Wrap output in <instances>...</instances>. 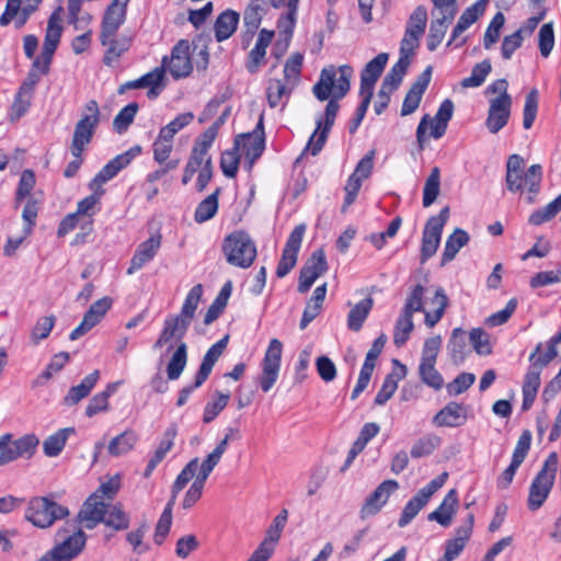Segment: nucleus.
Instances as JSON below:
<instances>
[{
  "label": "nucleus",
  "instance_id": "1",
  "mask_svg": "<svg viewBox=\"0 0 561 561\" xmlns=\"http://www.w3.org/2000/svg\"><path fill=\"white\" fill-rule=\"evenodd\" d=\"M353 68L348 65H342L337 69L334 66L323 68L318 82L313 85V95L319 101L329 100L325 112L316 119V130L310 136L305 152L317 156L323 148L328 135L334 125L340 105L339 100L343 99L351 88V78Z\"/></svg>",
  "mask_w": 561,
  "mask_h": 561
},
{
  "label": "nucleus",
  "instance_id": "2",
  "mask_svg": "<svg viewBox=\"0 0 561 561\" xmlns=\"http://www.w3.org/2000/svg\"><path fill=\"white\" fill-rule=\"evenodd\" d=\"M202 295L203 286L201 284L191 288L184 299L180 313L169 314L164 319L163 328L152 346L154 350H159L169 345L172 341L179 342L167 366V376L170 380L179 379L186 367L187 345L182 342V339L185 336L195 317Z\"/></svg>",
  "mask_w": 561,
  "mask_h": 561
},
{
  "label": "nucleus",
  "instance_id": "3",
  "mask_svg": "<svg viewBox=\"0 0 561 561\" xmlns=\"http://www.w3.org/2000/svg\"><path fill=\"white\" fill-rule=\"evenodd\" d=\"M427 288L422 284H416L410 289L405 299L402 312L396 321L393 331V343L396 346H403L410 337L414 329L413 314L415 312L424 313V323L427 328H434L443 318L446 308L448 307V297L442 287H437L430 305L433 309L424 307V297Z\"/></svg>",
  "mask_w": 561,
  "mask_h": 561
},
{
  "label": "nucleus",
  "instance_id": "4",
  "mask_svg": "<svg viewBox=\"0 0 561 561\" xmlns=\"http://www.w3.org/2000/svg\"><path fill=\"white\" fill-rule=\"evenodd\" d=\"M222 251L229 264L241 268L250 267L256 257V245L243 230L228 234L224 239Z\"/></svg>",
  "mask_w": 561,
  "mask_h": 561
},
{
  "label": "nucleus",
  "instance_id": "5",
  "mask_svg": "<svg viewBox=\"0 0 561 561\" xmlns=\"http://www.w3.org/2000/svg\"><path fill=\"white\" fill-rule=\"evenodd\" d=\"M100 123V108L95 100L84 105L80 119L75 126L70 152L73 157H81L85 147L91 142Z\"/></svg>",
  "mask_w": 561,
  "mask_h": 561
},
{
  "label": "nucleus",
  "instance_id": "6",
  "mask_svg": "<svg viewBox=\"0 0 561 561\" xmlns=\"http://www.w3.org/2000/svg\"><path fill=\"white\" fill-rule=\"evenodd\" d=\"M228 438L221 439L215 449L207 455V457L201 463L199 470L196 474L194 482L191 484L188 490L186 491L182 507L184 510H190L193 507L202 497L203 490L205 486V482L208 479L209 474L214 470V468L219 463L222 455L226 453L228 448Z\"/></svg>",
  "mask_w": 561,
  "mask_h": 561
},
{
  "label": "nucleus",
  "instance_id": "7",
  "mask_svg": "<svg viewBox=\"0 0 561 561\" xmlns=\"http://www.w3.org/2000/svg\"><path fill=\"white\" fill-rule=\"evenodd\" d=\"M69 515L67 507L47 496H35L28 501L25 518L39 528L50 527L56 520Z\"/></svg>",
  "mask_w": 561,
  "mask_h": 561
},
{
  "label": "nucleus",
  "instance_id": "8",
  "mask_svg": "<svg viewBox=\"0 0 561 561\" xmlns=\"http://www.w3.org/2000/svg\"><path fill=\"white\" fill-rule=\"evenodd\" d=\"M558 466V454L554 451L550 453L530 485L528 508L538 510L543 504L553 486Z\"/></svg>",
  "mask_w": 561,
  "mask_h": 561
},
{
  "label": "nucleus",
  "instance_id": "9",
  "mask_svg": "<svg viewBox=\"0 0 561 561\" xmlns=\"http://www.w3.org/2000/svg\"><path fill=\"white\" fill-rule=\"evenodd\" d=\"M447 479L448 473L443 472L421 490H419L417 493L412 499H410L403 507L401 516L398 520V526L403 528L409 525L412 519L420 513V511L427 504L432 495L446 483Z\"/></svg>",
  "mask_w": 561,
  "mask_h": 561
},
{
  "label": "nucleus",
  "instance_id": "10",
  "mask_svg": "<svg viewBox=\"0 0 561 561\" xmlns=\"http://www.w3.org/2000/svg\"><path fill=\"white\" fill-rule=\"evenodd\" d=\"M449 218V208L444 207L437 216H432L425 224L422 245H421V262L424 263L431 259L437 251L444 226Z\"/></svg>",
  "mask_w": 561,
  "mask_h": 561
},
{
  "label": "nucleus",
  "instance_id": "11",
  "mask_svg": "<svg viewBox=\"0 0 561 561\" xmlns=\"http://www.w3.org/2000/svg\"><path fill=\"white\" fill-rule=\"evenodd\" d=\"M283 344L277 339H272L265 351L262 360V374L259 383L264 392H268L277 381L280 362H282Z\"/></svg>",
  "mask_w": 561,
  "mask_h": 561
},
{
  "label": "nucleus",
  "instance_id": "12",
  "mask_svg": "<svg viewBox=\"0 0 561 561\" xmlns=\"http://www.w3.org/2000/svg\"><path fill=\"white\" fill-rule=\"evenodd\" d=\"M161 67L167 68L174 79L188 77L193 70L188 41H179L173 46L170 58L162 59Z\"/></svg>",
  "mask_w": 561,
  "mask_h": 561
},
{
  "label": "nucleus",
  "instance_id": "13",
  "mask_svg": "<svg viewBox=\"0 0 561 561\" xmlns=\"http://www.w3.org/2000/svg\"><path fill=\"white\" fill-rule=\"evenodd\" d=\"M141 152V147L136 145L129 148L127 151L117 154L110 160L92 179L90 182V188L96 190L103 184L115 178L118 172L127 168L131 161Z\"/></svg>",
  "mask_w": 561,
  "mask_h": 561
},
{
  "label": "nucleus",
  "instance_id": "14",
  "mask_svg": "<svg viewBox=\"0 0 561 561\" xmlns=\"http://www.w3.org/2000/svg\"><path fill=\"white\" fill-rule=\"evenodd\" d=\"M306 231V225L300 224L290 232L278 265L276 267V275L279 278L285 277L296 265L298 252L300 250L302 239Z\"/></svg>",
  "mask_w": 561,
  "mask_h": 561
},
{
  "label": "nucleus",
  "instance_id": "15",
  "mask_svg": "<svg viewBox=\"0 0 561 561\" xmlns=\"http://www.w3.org/2000/svg\"><path fill=\"white\" fill-rule=\"evenodd\" d=\"M234 146L245 156L248 169H252L255 160L262 156L265 148L263 117L260 118L254 133L239 135L234 139Z\"/></svg>",
  "mask_w": 561,
  "mask_h": 561
},
{
  "label": "nucleus",
  "instance_id": "16",
  "mask_svg": "<svg viewBox=\"0 0 561 561\" xmlns=\"http://www.w3.org/2000/svg\"><path fill=\"white\" fill-rule=\"evenodd\" d=\"M328 270L324 251L318 249L307 260L299 274L298 291L307 293L313 283Z\"/></svg>",
  "mask_w": 561,
  "mask_h": 561
},
{
  "label": "nucleus",
  "instance_id": "17",
  "mask_svg": "<svg viewBox=\"0 0 561 561\" xmlns=\"http://www.w3.org/2000/svg\"><path fill=\"white\" fill-rule=\"evenodd\" d=\"M399 489V483L396 480H385L375 491L365 500L359 516L366 519L376 515L388 502L390 495Z\"/></svg>",
  "mask_w": 561,
  "mask_h": 561
},
{
  "label": "nucleus",
  "instance_id": "18",
  "mask_svg": "<svg viewBox=\"0 0 561 561\" xmlns=\"http://www.w3.org/2000/svg\"><path fill=\"white\" fill-rule=\"evenodd\" d=\"M112 304L113 300L110 297H103L93 302L84 313L81 323L71 331L69 339L71 341L78 340L93 329L111 309Z\"/></svg>",
  "mask_w": 561,
  "mask_h": 561
},
{
  "label": "nucleus",
  "instance_id": "19",
  "mask_svg": "<svg viewBox=\"0 0 561 561\" xmlns=\"http://www.w3.org/2000/svg\"><path fill=\"white\" fill-rule=\"evenodd\" d=\"M85 545V535L82 530L69 536L41 558V561H69L77 557Z\"/></svg>",
  "mask_w": 561,
  "mask_h": 561
},
{
  "label": "nucleus",
  "instance_id": "20",
  "mask_svg": "<svg viewBox=\"0 0 561 561\" xmlns=\"http://www.w3.org/2000/svg\"><path fill=\"white\" fill-rule=\"evenodd\" d=\"M474 524L473 513H469L461 526L456 529V537L446 541L445 552L438 561H454L465 549L470 539Z\"/></svg>",
  "mask_w": 561,
  "mask_h": 561
},
{
  "label": "nucleus",
  "instance_id": "21",
  "mask_svg": "<svg viewBox=\"0 0 561 561\" xmlns=\"http://www.w3.org/2000/svg\"><path fill=\"white\" fill-rule=\"evenodd\" d=\"M110 503L99 497L98 494H91L83 503L79 514V522L87 529H93L103 522Z\"/></svg>",
  "mask_w": 561,
  "mask_h": 561
},
{
  "label": "nucleus",
  "instance_id": "22",
  "mask_svg": "<svg viewBox=\"0 0 561 561\" xmlns=\"http://www.w3.org/2000/svg\"><path fill=\"white\" fill-rule=\"evenodd\" d=\"M128 2L129 0H112L104 12L100 35H103L104 38L116 35L118 28L126 20Z\"/></svg>",
  "mask_w": 561,
  "mask_h": 561
},
{
  "label": "nucleus",
  "instance_id": "23",
  "mask_svg": "<svg viewBox=\"0 0 561 561\" xmlns=\"http://www.w3.org/2000/svg\"><path fill=\"white\" fill-rule=\"evenodd\" d=\"M432 78V67H427L416 79V81L409 89L402 103L401 115L408 116L416 111L419 107L422 95L428 87Z\"/></svg>",
  "mask_w": 561,
  "mask_h": 561
},
{
  "label": "nucleus",
  "instance_id": "24",
  "mask_svg": "<svg viewBox=\"0 0 561 561\" xmlns=\"http://www.w3.org/2000/svg\"><path fill=\"white\" fill-rule=\"evenodd\" d=\"M161 234H154L142 241L136 249L130 265L127 268V274L133 275L135 272L142 268L148 262H150L157 254L161 247Z\"/></svg>",
  "mask_w": 561,
  "mask_h": 561
},
{
  "label": "nucleus",
  "instance_id": "25",
  "mask_svg": "<svg viewBox=\"0 0 561 561\" xmlns=\"http://www.w3.org/2000/svg\"><path fill=\"white\" fill-rule=\"evenodd\" d=\"M388 61V54L380 53L373 58L360 73L359 94H374V88Z\"/></svg>",
  "mask_w": 561,
  "mask_h": 561
},
{
  "label": "nucleus",
  "instance_id": "26",
  "mask_svg": "<svg viewBox=\"0 0 561 561\" xmlns=\"http://www.w3.org/2000/svg\"><path fill=\"white\" fill-rule=\"evenodd\" d=\"M510 107L511 102H507L506 98H494L491 100L486 127L492 134L497 133L507 124Z\"/></svg>",
  "mask_w": 561,
  "mask_h": 561
},
{
  "label": "nucleus",
  "instance_id": "27",
  "mask_svg": "<svg viewBox=\"0 0 561 561\" xmlns=\"http://www.w3.org/2000/svg\"><path fill=\"white\" fill-rule=\"evenodd\" d=\"M506 186L515 193L522 192L526 184V170L525 162L522 156L512 154L510 156L506 163Z\"/></svg>",
  "mask_w": 561,
  "mask_h": 561
},
{
  "label": "nucleus",
  "instance_id": "28",
  "mask_svg": "<svg viewBox=\"0 0 561 561\" xmlns=\"http://www.w3.org/2000/svg\"><path fill=\"white\" fill-rule=\"evenodd\" d=\"M466 420V408L460 403L449 402L438 413H436L433 417V423L439 427H457L462 425Z\"/></svg>",
  "mask_w": 561,
  "mask_h": 561
},
{
  "label": "nucleus",
  "instance_id": "29",
  "mask_svg": "<svg viewBox=\"0 0 561 561\" xmlns=\"http://www.w3.org/2000/svg\"><path fill=\"white\" fill-rule=\"evenodd\" d=\"M458 506V494L455 489L447 492L439 506L428 514V520H435L443 527L450 526Z\"/></svg>",
  "mask_w": 561,
  "mask_h": 561
},
{
  "label": "nucleus",
  "instance_id": "30",
  "mask_svg": "<svg viewBox=\"0 0 561 561\" xmlns=\"http://www.w3.org/2000/svg\"><path fill=\"white\" fill-rule=\"evenodd\" d=\"M100 42L107 49L103 56L104 65L112 67L129 49L131 39L127 36H107L100 35Z\"/></svg>",
  "mask_w": 561,
  "mask_h": 561
},
{
  "label": "nucleus",
  "instance_id": "31",
  "mask_svg": "<svg viewBox=\"0 0 561 561\" xmlns=\"http://www.w3.org/2000/svg\"><path fill=\"white\" fill-rule=\"evenodd\" d=\"M486 1L488 0H478L462 12L451 32V36L447 43V46H450L467 28H469L479 19V16L483 14Z\"/></svg>",
  "mask_w": 561,
  "mask_h": 561
},
{
  "label": "nucleus",
  "instance_id": "32",
  "mask_svg": "<svg viewBox=\"0 0 561 561\" xmlns=\"http://www.w3.org/2000/svg\"><path fill=\"white\" fill-rule=\"evenodd\" d=\"M228 343V335L213 344L203 357L201 367L196 374V386H202L211 373L218 358L221 356Z\"/></svg>",
  "mask_w": 561,
  "mask_h": 561
},
{
  "label": "nucleus",
  "instance_id": "33",
  "mask_svg": "<svg viewBox=\"0 0 561 561\" xmlns=\"http://www.w3.org/2000/svg\"><path fill=\"white\" fill-rule=\"evenodd\" d=\"M240 21V14L231 9L222 11L216 19L214 25L215 38L217 42H224L230 38L237 31Z\"/></svg>",
  "mask_w": 561,
  "mask_h": 561
},
{
  "label": "nucleus",
  "instance_id": "34",
  "mask_svg": "<svg viewBox=\"0 0 561 561\" xmlns=\"http://www.w3.org/2000/svg\"><path fill=\"white\" fill-rule=\"evenodd\" d=\"M526 457V431H524L519 439L517 442V446L513 454L511 465L504 470L501 477L497 480V486L501 489H505L513 481L514 474L517 468L522 465Z\"/></svg>",
  "mask_w": 561,
  "mask_h": 561
},
{
  "label": "nucleus",
  "instance_id": "35",
  "mask_svg": "<svg viewBox=\"0 0 561 561\" xmlns=\"http://www.w3.org/2000/svg\"><path fill=\"white\" fill-rule=\"evenodd\" d=\"M433 15L436 18L431 22L430 32L427 35V48L430 51H434L439 46L444 39L448 24H450L454 20L453 12L443 15H436V12L433 11Z\"/></svg>",
  "mask_w": 561,
  "mask_h": 561
},
{
  "label": "nucleus",
  "instance_id": "36",
  "mask_svg": "<svg viewBox=\"0 0 561 561\" xmlns=\"http://www.w3.org/2000/svg\"><path fill=\"white\" fill-rule=\"evenodd\" d=\"M273 36V31H267L266 28L260 31L256 43L249 53V62L247 67L250 72L253 73L257 70L266 55V48L271 44Z\"/></svg>",
  "mask_w": 561,
  "mask_h": 561
},
{
  "label": "nucleus",
  "instance_id": "37",
  "mask_svg": "<svg viewBox=\"0 0 561 561\" xmlns=\"http://www.w3.org/2000/svg\"><path fill=\"white\" fill-rule=\"evenodd\" d=\"M100 378V371L94 370L85 376L82 381L69 389L65 397V403L68 405L77 404L79 401L84 399L96 385Z\"/></svg>",
  "mask_w": 561,
  "mask_h": 561
},
{
  "label": "nucleus",
  "instance_id": "38",
  "mask_svg": "<svg viewBox=\"0 0 561 561\" xmlns=\"http://www.w3.org/2000/svg\"><path fill=\"white\" fill-rule=\"evenodd\" d=\"M50 64L51 62L43 58L36 57L32 62L31 69L28 70L26 78L21 83L19 89L30 94H33L35 87L41 81L42 76H45L49 72Z\"/></svg>",
  "mask_w": 561,
  "mask_h": 561
},
{
  "label": "nucleus",
  "instance_id": "39",
  "mask_svg": "<svg viewBox=\"0 0 561 561\" xmlns=\"http://www.w3.org/2000/svg\"><path fill=\"white\" fill-rule=\"evenodd\" d=\"M447 352L455 364H460L468 353L466 332L461 328L453 330L447 343Z\"/></svg>",
  "mask_w": 561,
  "mask_h": 561
},
{
  "label": "nucleus",
  "instance_id": "40",
  "mask_svg": "<svg viewBox=\"0 0 561 561\" xmlns=\"http://www.w3.org/2000/svg\"><path fill=\"white\" fill-rule=\"evenodd\" d=\"M428 124H431V136L434 139L442 138L448 126L447 123H443V121H438L436 117L431 118L428 114L424 115L416 128V140L421 149L424 147L425 133Z\"/></svg>",
  "mask_w": 561,
  "mask_h": 561
},
{
  "label": "nucleus",
  "instance_id": "41",
  "mask_svg": "<svg viewBox=\"0 0 561 561\" xmlns=\"http://www.w3.org/2000/svg\"><path fill=\"white\" fill-rule=\"evenodd\" d=\"M468 242L469 234L460 228L455 229V231L446 240L442 255V265L453 261L459 250Z\"/></svg>",
  "mask_w": 561,
  "mask_h": 561
},
{
  "label": "nucleus",
  "instance_id": "42",
  "mask_svg": "<svg viewBox=\"0 0 561 561\" xmlns=\"http://www.w3.org/2000/svg\"><path fill=\"white\" fill-rule=\"evenodd\" d=\"M102 523L116 531H121L129 527L130 518L128 513L123 510L122 504L110 503Z\"/></svg>",
  "mask_w": 561,
  "mask_h": 561
},
{
  "label": "nucleus",
  "instance_id": "43",
  "mask_svg": "<svg viewBox=\"0 0 561 561\" xmlns=\"http://www.w3.org/2000/svg\"><path fill=\"white\" fill-rule=\"evenodd\" d=\"M374 305V300L371 297H367L356 304L347 316V327L350 330L354 332H358L365 320L367 319L371 308Z\"/></svg>",
  "mask_w": 561,
  "mask_h": 561
},
{
  "label": "nucleus",
  "instance_id": "44",
  "mask_svg": "<svg viewBox=\"0 0 561 561\" xmlns=\"http://www.w3.org/2000/svg\"><path fill=\"white\" fill-rule=\"evenodd\" d=\"M75 434L73 427H65L49 435L43 443V450L47 457L58 456L70 435Z\"/></svg>",
  "mask_w": 561,
  "mask_h": 561
},
{
  "label": "nucleus",
  "instance_id": "45",
  "mask_svg": "<svg viewBox=\"0 0 561 561\" xmlns=\"http://www.w3.org/2000/svg\"><path fill=\"white\" fill-rule=\"evenodd\" d=\"M559 344H561V332L553 335L545 346L538 345L528 359L540 366L547 365L558 355L557 345Z\"/></svg>",
  "mask_w": 561,
  "mask_h": 561
},
{
  "label": "nucleus",
  "instance_id": "46",
  "mask_svg": "<svg viewBox=\"0 0 561 561\" xmlns=\"http://www.w3.org/2000/svg\"><path fill=\"white\" fill-rule=\"evenodd\" d=\"M220 188L204 198L197 206L194 213V220L197 224H203L210 220L218 211V199Z\"/></svg>",
  "mask_w": 561,
  "mask_h": 561
},
{
  "label": "nucleus",
  "instance_id": "47",
  "mask_svg": "<svg viewBox=\"0 0 561 561\" xmlns=\"http://www.w3.org/2000/svg\"><path fill=\"white\" fill-rule=\"evenodd\" d=\"M199 459L197 457L193 458L178 474L172 489H171V499L173 503H175L178 494L185 488V485L195 477L199 470Z\"/></svg>",
  "mask_w": 561,
  "mask_h": 561
},
{
  "label": "nucleus",
  "instance_id": "48",
  "mask_svg": "<svg viewBox=\"0 0 561 561\" xmlns=\"http://www.w3.org/2000/svg\"><path fill=\"white\" fill-rule=\"evenodd\" d=\"M207 161L213 162L210 154H205L199 152L197 149H192L184 168L182 183L186 185L196 172H199L203 168L207 167Z\"/></svg>",
  "mask_w": 561,
  "mask_h": 561
},
{
  "label": "nucleus",
  "instance_id": "49",
  "mask_svg": "<svg viewBox=\"0 0 561 561\" xmlns=\"http://www.w3.org/2000/svg\"><path fill=\"white\" fill-rule=\"evenodd\" d=\"M409 65L410 60H405V57H399V60L392 66V68L383 78L381 87L383 89H387L388 91H396L401 84L403 77L407 73Z\"/></svg>",
  "mask_w": 561,
  "mask_h": 561
},
{
  "label": "nucleus",
  "instance_id": "50",
  "mask_svg": "<svg viewBox=\"0 0 561 561\" xmlns=\"http://www.w3.org/2000/svg\"><path fill=\"white\" fill-rule=\"evenodd\" d=\"M288 519V511L283 508L279 514L273 519L271 526L265 533V538L262 543L275 549L276 543L279 541L282 533Z\"/></svg>",
  "mask_w": 561,
  "mask_h": 561
},
{
  "label": "nucleus",
  "instance_id": "51",
  "mask_svg": "<svg viewBox=\"0 0 561 561\" xmlns=\"http://www.w3.org/2000/svg\"><path fill=\"white\" fill-rule=\"evenodd\" d=\"M440 191V170L434 167L425 181L423 188V206L430 207L439 195Z\"/></svg>",
  "mask_w": 561,
  "mask_h": 561
},
{
  "label": "nucleus",
  "instance_id": "52",
  "mask_svg": "<svg viewBox=\"0 0 561 561\" xmlns=\"http://www.w3.org/2000/svg\"><path fill=\"white\" fill-rule=\"evenodd\" d=\"M22 0H7L5 10L0 16V25L7 26L14 20V26L19 30L23 27L28 18L20 13Z\"/></svg>",
  "mask_w": 561,
  "mask_h": 561
},
{
  "label": "nucleus",
  "instance_id": "53",
  "mask_svg": "<svg viewBox=\"0 0 561 561\" xmlns=\"http://www.w3.org/2000/svg\"><path fill=\"white\" fill-rule=\"evenodd\" d=\"M231 295V283H227L222 286L220 293L216 297V299L213 301L210 307L208 308L205 318L204 323L206 325L213 323L224 311L227 300L229 296Z\"/></svg>",
  "mask_w": 561,
  "mask_h": 561
},
{
  "label": "nucleus",
  "instance_id": "54",
  "mask_svg": "<svg viewBox=\"0 0 561 561\" xmlns=\"http://www.w3.org/2000/svg\"><path fill=\"white\" fill-rule=\"evenodd\" d=\"M136 442L135 433L126 431L110 442L108 453L115 457L124 455L134 448Z\"/></svg>",
  "mask_w": 561,
  "mask_h": 561
},
{
  "label": "nucleus",
  "instance_id": "55",
  "mask_svg": "<svg viewBox=\"0 0 561 561\" xmlns=\"http://www.w3.org/2000/svg\"><path fill=\"white\" fill-rule=\"evenodd\" d=\"M560 210L561 194L545 207L533 211L528 217V222L539 226L551 220Z\"/></svg>",
  "mask_w": 561,
  "mask_h": 561
},
{
  "label": "nucleus",
  "instance_id": "56",
  "mask_svg": "<svg viewBox=\"0 0 561 561\" xmlns=\"http://www.w3.org/2000/svg\"><path fill=\"white\" fill-rule=\"evenodd\" d=\"M62 34V27H46V34L44 38L43 49L39 58H43L49 62L53 60V56L59 45Z\"/></svg>",
  "mask_w": 561,
  "mask_h": 561
},
{
  "label": "nucleus",
  "instance_id": "57",
  "mask_svg": "<svg viewBox=\"0 0 561 561\" xmlns=\"http://www.w3.org/2000/svg\"><path fill=\"white\" fill-rule=\"evenodd\" d=\"M440 438L434 434H427L419 438L411 448L413 458H421L431 455L439 445Z\"/></svg>",
  "mask_w": 561,
  "mask_h": 561
},
{
  "label": "nucleus",
  "instance_id": "58",
  "mask_svg": "<svg viewBox=\"0 0 561 561\" xmlns=\"http://www.w3.org/2000/svg\"><path fill=\"white\" fill-rule=\"evenodd\" d=\"M436 363H420L419 375L421 380L428 387L439 390L444 386V378L435 368Z\"/></svg>",
  "mask_w": 561,
  "mask_h": 561
},
{
  "label": "nucleus",
  "instance_id": "59",
  "mask_svg": "<svg viewBox=\"0 0 561 561\" xmlns=\"http://www.w3.org/2000/svg\"><path fill=\"white\" fill-rule=\"evenodd\" d=\"M173 506H174L173 500H169V502L167 503V505L156 525L153 540L157 545H161L170 531L171 524H172Z\"/></svg>",
  "mask_w": 561,
  "mask_h": 561
},
{
  "label": "nucleus",
  "instance_id": "60",
  "mask_svg": "<svg viewBox=\"0 0 561 561\" xmlns=\"http://www.w3.org/2000/svg\"><path fill=\"white\" fill-rule=\"evenodd\" d=\"M264 9L259 0H252L244 10L243 23L248 32L253 34L260 26Z\"/></svg>",
  "mask_w": 561,
  "mask_h": 561
},
{
  "label": "nucleus",
  "instance_id": "61",
  "mask_svg": "<svg viewBox=\"0 0 561 561\" xmlns=\"http://www.w3.org/2000/svg\"><path fill=\"white\" fill-rule=\"evenodd\" d=\"M32 98L33 94L24 92L20 89L18 90L8 114L11 122H16L26 114L31 106Z\"/></svg>",
  "mask_w": 561,
  "mask_h": 561
},
{
  "label": "nucleus",
  "instance_id": "62",
  "mask_svg": "<svg viewBox=\"0 0 561 561\" xmlns=\"http://www.w3.org/2000/svg\"><path fill=\"white\" fill-rule=\"evenodd\" d=\"M141 78H142L145 87L149 88L148 98L149 99L157 98L163 88V84H162V81L164 79L163 67H156L153 70L141 76Z\"/></svg>",
  "mask_w": 561,
  "mask_h": 561
},
{
  "label": "nucleus",
  "instance_id": "63",
  "mask_svg": "<svg viewBox=\"0 0 561 561\" xmlns=\"http://www.w3.org/2000/svg\"><path fill=\"white\" fill-rule=\"evenodd\" d=\"M138 104L133 102L124 106L113 121L114 129L118 134L125 133L129 125L134 122V118L138 112Z\"/></svg>",
  "mask_w": 561,
  "mask_h": 561
},
{
  "label": "nucleus",
  "instance_id": "64",
  "mask_svg": "<svg viewBox=\"0 0 561 561\" xmlns=\"http://www.w3.org/2000/svg\"><path fill=\"white\" fill-rule=\"evenodd\" d=\"M491 69L492 67L489 60H483L477 64L472 68L471 75L461 81V85L463 88L480 87L484 82L488 75L491 72Z\"/></svg>",
  "mask_w": 561,
  "mask_h": 561
}]
</instances>
